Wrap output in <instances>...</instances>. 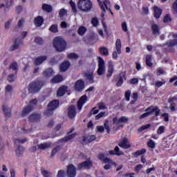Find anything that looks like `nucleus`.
Here are the masks:
<instances>
[{"label":"nucleus","instance_id":"f257e3e1","mask_svg":"<svg viewBox=\"0 0 177 177\" xmlns=\"http://www.w3.org/2000/svg\"><path fill=\"white\" fill-rule=\"evenodd\" d=\"M77 8L82 12H91L93 8L92 1L91 0H79Z\"/></svg>","mask_w":177,"mask_h":177},{"label":"nucleus","instance_id":"f03ea898","mask_svg":"<svg viewBox=\"0 0 177 177\" xmlns=\"http://www.w3.org/2000/svg\"><path fill=\"white\" fill-rule=\"evenodd\" d=\"M44 86V82H33L30 84L28 91L31 93H37L41 91V88Z\"/></svg>","mask_w":177,"mask_h":177},{"label":"nucleus","instance_id":"7ed1b4c3","mask_svg":"<svg viewBox=\"0 0 177 177\" xmlns=\"http://www.w3.org/2000/svg\"><path fill=\"white\" fill-rule=\"evenodd\" d=\"M98 59V68L97 70V73L99 75H103L104 73H106V65L104 63V60L103 58L100 57H97Z\"/></svg>","mask_w":177,"mask_h":177},{"label":"nucleus","instance_id":"20e7f679","mask_svg":"<svg viewBox=\"0 0 177 177\" xmlns=\"http://www.w3.org/2000/svg\"><path fill=\"white\" fill-rule=\"evenodd\" d=\"M37 102L38 101L37 100H31L29 102L27 107L24 108V110L22 111V115L23 116L27 115V114H28L29 113H31V111L34 110V106H36Z\"/></svg>","mask_w":177,"mask_h":177},{"label":"nucleus","instance_id":"39448f33","mask_svg":"<svg viewBox=\"0 0 177 177\" xmlns=\"http://www.w3.org/2000/svg\"><path fill=\"white\" fill-rule=\"evenodd\" d=\"M59 107V100H53L51 102L48 104V110L45 112V114L46 115H49L50 114L53 113V110H56V109Z\"/></svg>","mask_w":177,"mask_h":177},{"label":"nucleus","instance_id":"423d86ee","mask_svg":"<svg viewBox=\"0 0 177 177\" xmlns=\"http://www.w3.org/2000/svg\"><path fill=\"white\" fill-rule=\"evenodd\" d=\"M129 120V118H128L127 116H122L120 118L115 117L113 119V122L115 124V125H117V127H122L121 124H122V122H128Z\"/></svg>","mask_w":177,"mask_h":177},{"label":"nucleus","instance_id":"0eeeda50","mask_svg":"<svg viewBox=\"0 0 177 177\" xmlns=\"http://www.w3.org/2000/svg\"><path fill=\"white\" fill-rule=\"evenodd\" d=\"M67 176L68 177H75L77 175V169L73 165H69L66 171Z\"/></svg>","mask_w":177,"mask_h":177},{"label":"nucleus","instance_id":"6e6552de","mask_svg":"<svg viewBox=\"0 0 177 177\" xmlns=\"http://www.w3.org/2000/svg\"><path fill=\"white\" fill-rule=\"evenodd\" d=\"M99 2V5L101 8V10H102V12H106V10H110V1H109V0H104L103 3H102V1H100V0H97Z\"/></svg>","mask_w":177,"mask_h":177},{"label":"nucleus","instance_id":"1a4fd4ad","mask_svg":"<svg viewBox=\"0 0 177 177\" xmlns=\"http://www.w3.org/2000/svg\"><path fill=\"white\" fill-rule=\"evenodd\" d=\"M92 161L91 160H86L80 164L78 165V169H82V168H84V169H89L90 168H92Z\"/></svg>","mask_w":177,"mask_h":177},{"label":"nucleus","instance_id":"9d476101","mask_svg":"<svg viewBox=\"0 0 177 177\" xmlns=\"http://www.w3.org/2000/svg\"><path fill=\"white\" fill-rule=\"evenodd\" d=\"M53 45H66L67 42H66V40L64 38L57 36L56 37L53 41Z\"/></svg>","mask_w":177,"mask_h":177},{"label":"nucleus","instance_id":"9b49d317","mask_svg":"<svg viewBox=\"0 0 177 177\" xmlns=\"http://www.w3.org/2000/svg\"><path fill=\"white\" fill-rule=\"evenodd\" d=\"M119 146L120 147H122V149H129V147H131L129 140H128L127 138H123L119 143Z\"/></svg>","mask_w":177,"mask_h":177},{"label":"nucleus","instance_id":"f8f14e48","mask_svg":"<svg viewBox=\"0 0 177 177\" xmlns=\"http://www.w3.org/2000/svg\"><path fill=\"white\" fill-rule=\"evenodd\" d=\"M86 100H88V97H86V95H83L77 102V108L80 111L82 109V106L86 103Z\"/></svg>","mask_w":177,"mask_h":177},{"label":"nucleus","instance_id":"ddd939ff","mask_svg":"<svg viewBox=\"0 0 177 177\" xmlns=\"http://www.w3.org/2000/svg\"><path fill=\"white\" fill-rule=\"evenodd\" d=\"M85 88V84L84 83V81L82 80H77L75 84V91H82Z\"/></svg>","mask_w":177,"mask_h":177},{"label":"nucleus","instance_id":"4468645a","mask_svg":"<svg viewBox=\"0 0 177 177\" xmlns=\"http://www.w3.org/2000/svg\"><path fill=\"white\" fill-rule=\"evenodd\" d=\"M77 115V112L75 111V106H71L68 109V116L69 118H74Z\"/></svg>","mask_w":177,"mask_h":177},{"label":"nucleus","instance_id":"2eb2a0df","mask_svg":"<svg viewBox=\"0 0 177 177\" xmlns=\"http://www.w3.org/2000/svg\"><path fill=\"white\" fill-rule=\"evenodd\" d=\"M84 76L89 81L90 84H93V71H87L84 73Z\"/></svg>","mask_w":177,"mask_h":177},{"label":"nucleus","instance_id":"dca6fc26","mask_svg":"<svg viewBox=\"0 0 177 177\" xmlns=\"http://www.w3.org/2000/svg\"><path fill=\"white\" fill-rule=\"evenodd\" d=\"M37 147L41 150H46V149H49V147H52V143H50V142L41 143L37 145Z\"/></svg>","mask_w":177,"mask_h":177},{"label":"nucleus","instance_id":"f3484780","mask_svg":"<svg viewBox=\"0 0 177 177\" xmlns=\"http://www.w3.org/2000/svg\"><path fill=\"white\" fill-rule=\"evenodd\" d=\"M118 55H121V45L116 46V50L112 54V57L114 60H117Z\"/></svg>","mask_w":177,"mask_h":177},{"label":"nucleus","instance_id":"a211bd4d","mask_svg":"<svg viewBox=\"0 0 177 177\" xmlns=\"http://www.w3.org/2000/svg\"><path fill=\"white\" fill-rule=\"evenodd\" d=\"M68 67H70V62L68 61H65L60 65V71L64 73V71L68 70Z\"/></svg>","mask_w":177,"mask_h":177},{"label":"nucleus","instance_id":"6ab92c4d","mask_svg":"<svg viewBox=\"0 0 177 177\" xmlns=\"http://www.w3.org/2000/svg\"><path fill=\"white\" fill-rule=\"evenodd\" d=\"M109 154L111 156H124V152L122 151H120V148L118 147H116L115 148V151L111 150L109 151Z\"/></svg>","mask_w":177,"mask_h":177},{"label":"nucleus","instance_id":"aec40b11","mask_svg":"<svg viewBox=\"0 0 177 177\" xmlns=\"http://www.w3.org/2000/svg\"><path fill=\"white\" fill-rule=\"evenodd\" d=\"M12 73L8 74V82H14L15 81L16 78H17V72L15 71L14 72H11Z\"/></svg>","mask_w":177,"mask_h":177},{"label":"nucleus","instance_id":"412c9836","mask_svg":"<svg viewBox=\"0 0 177 177\" xmlns=\"http://www.w3.org/2000/svg\"><path fill=\"white\" fill-rule=\"evenodd\" d=\"M151 30L153 35H160V27H158V25L153 23L151 24Z\"/></svg>","mask_w":177,"mask_h":177},{"label":"nucleus","instance_id":"4be33fe9","mask_svg":"<svg viewBox=\"0 0 177 177\" xmlns=\"http://www.w3.org/2000/svg\"><path fill=\"white\" fill-rule=\"evenodd\" d=\"M97 157L99 160L104 161V162H109L110 164H113V160L109 158H106L103 153H100Z\"/></svg>","mask_w":177,"mask_h":177},{"label":"nucleus","instance_id":"5701e85b","mask_svg":"<svg viewBox=\"0 0 177 177\" xmlns=\"http://www.w3.org/2000/svg\"><path fill=\"white\" fill-rule=\"evenodd\" d=\"M113 73H114V64L113 63L110 62L109 65L108 66V73L106 74V77L108 78H110L111 75H113Z\"/></svg>","mask_w":177,"mask_h":177},{"label":"nucleus","instance_id":"b1692460","mask_svg":"<svg viewBox=\"0 0 177 177\" xmlns=\"http://www.w3.org/2000/svg\"><path fill=\"white\" fill-rule=\"evenodd\" d=\"M13 5V0H6V4H0V9H6V8H10Z\"/></svg>","mask_w":177,"mask_h":177},{"label":"nucleus","instance_id":"393cba45","mask_svg":"<svg viewBox=\"0 0 177 177\" xmlns=\"http://www.w3.org/2000/svg\"><path fill=\"white\" fill-rule=\"evenodd\" d=\"M66 91H67V86H61L57 91V96H64Z\"/></svg>","mask_w":177,"mask_h":177},{"label":"nucleus","instance_id":"a878e982","mask_svg":"<svg viewBox=\"0 0 177 177\" xmlns=\"http://www.w3.org/2000/svg\"><path fill=\"white\" fill-rule=\"evenodd\" d=\"M34 23L37 27H41V25L44 24V19L39 16L35 19Z\"/></svg>","mask_w":177,"mask_h":177},{"label":"nucleus","instance_id":"bb28decb","mask_svg":"<svg viewBox=\"0 0 177 177\" xmlns=\"http://www.w3.org/2000/svg\"><path fill=\"white\" fill-rule=\"evenodd\" d=\"M77 136V133L68 134L65 138H62V142H70V140H73Z\"/></svg>","mask_w":177,"mask_h":177},{"label":"nucleus","instance_id":"cd10ccee","mask_svg":"<svg viewBox=\"0 0 177 177\" xmlns=\"http://www.w3.org/2000/svg\"><path fill=\"white\" fill-rule=\"evenodd\" d=\"M47 57L46 56H43V57H39L35 59V64H37V66H39V64H41V63H44V62H45V60H46Z\"/></svg>","mask_w":177,"mask_h":177},{"label":"nucleus","instance_id":"c85d7f7f","mask_svg":"<svg viewBox=\"0 0 177 177\" xmlns=\"http://www.w3.org/2000/svg\"><path fill=\"white\" fill-rule=\"evenodd\" d=\"M148 110L151 111V114L155 112V115H160V111L157 106H150Z\"/></svg>","mask_w":177,"mask_h":177},{"label":"nucleus","instance_id":"c756f323","mask_svg":"<svg viewBox=\"0 0 177 177\" xmlns=\"http://www.w3.org/2000/svg\"><path fill=\"white\" fill-rule=\"evenodd\" d=\"M174 100H176V97H173L171 98H169V102L171 104H170V110L171 111H176V109L175 108V104H174Z\"/></svg>","mask_w":177,"mask_h":177},{"label":"nucleus","instance_id":"7c9ffc66","mask_svg":"<svg viewBox=\"0 0 177 177\" xmlns=\"http://www.w3.org/2000/svg\"><path fill=\"white\" fill-rule=\"evenodd\" d=\"M154 12L156 19H160V16H161V13H162L161 9L158 8V7H154Z\"/></svg>","mask_w":177,"mask_h":177},{"label":"nucleus","instance_id":"2f4dec72","mask_svg":"<svg viewBox=\"0 0 177 177\" xmlns=\"http://www.w3.org/2000/svg\"><path fill=\"white\" fill-rule=\"evenodd\" d=\"M62 81H63V77H62V75H56L52 80V82H53V84H59V82H62Z\"/></svg>","mask_w":177,"mask_h":177},{"label":"nucleus","instance_id":"473e14b6","mask_svg":"<svg viewBox=\"0 0 177 177\" xmlns=\"http://www.w3.org/2000/svg\"><path fill=\"white\" fill-rule=\"evenodd\" d=\"M96 140V137L95 136H88L84 138V141L87 142L88 143H91V142H93V140Z\"/></svg>","mask_w":177,"mask_h":177},{"label":"nucleus","instance_id":"72a5a7b5","mask_svg":"<svg viewBox=\"0 0 177 177\" xmlns=\"http://www.w3.org/2000/svg\"><path fill=\"white\" fill-rule=\"evenodd\" d=\"M100 53L104 56H109V49L106 47H101L100 48Z\"/></svg>","mask_w":177,"mask_h":177},{"label":"nucleus","instance_id":"f704fd0d","mask_svg":"<svg viewBox=\"0 0 177 177\" xmlns=\"http://www.w3.org/2000/svg\"><path fill=\"white\" fill-rule=\"evenodd\" d=\"M41 174L44 177H53L50 171L46 170L45 169H41Z\"/></svg>","mask_w":177,"mask_h":177},{"label":"nucleus","instance_id":"c9c22d12","mask_svg":"<svg viewBox=\"0 0 177 177\" xmlns=\"http://www.w3.org/2000/svg\"><path fill=\"white\" fill-rule=\"evenodd\" d=\"M146 63H147V66H148V67L153 66V62H151V55H147L146 56Z\"/></svg>","mask_w":177,"mask_h":177},{"label":"nucleus","instance_id":"e433bc0d","mask_svg":"<svg viewBox=\"0 0 177 177\" xmlns=\"http://www.w3.org/2000/svg\"><path fill=\"white\" fill-rule=\"evenodd\" d=\"M42 9H43V10H45L46 12H52L53 8L51 6L44 3L42 6Z\"/></svg>","mask_w":177,"mask_h":177},{"label":"nucleus","instance_id":"4c0bfd02","mask_svg":"<svg viewBox=\"0 0 177 177\" xmlns=\"http://www.w3.org/2000/svg\"><path fill=\"white\" fill-rule=\"evenodd\" d=\"M3 111L6 115H10V108L8 105L3 106Z\"/></svg>","mask_w":177,"mask_h":177},{"label":"nucleus","instance_id":"58836bf2","mask_svg":"<svg viewBox=\"0 0 177 177\" xmlns=\"http://www.w3.org/2000/svg\"><path fill=\"white\" fill-rule=\"evenodd\" d=\"M17 63L14 62L10 65V68L9 69L10 73H14V71L17 72Z\"/></svg>","mask_w":177,"mask_h":177},{"label":"nucleus","instance_id":"ea45409f","mask_svg":"<svg viewBox=\"0 0 177 177\" xmlns=\"http://www.w3.org/2000/svg\"><path fill=\"white\" fill-rule=\"evenodd\" d=\"M54 48L56 49L57 52H63V50H65V49H66V46L55 45V46H54Z\"/></svg>","mask_w":177,"mask_h":177},{"label":"nucleus","instance_id":"a19ab883","mask_svg":"<svg viewBox=\"0 0 177 177\" xmlns=\"http://www.w3.org/2000/svg\"><path fill=\"white\" fill-rule=\"evenodd\" d=\"M27 138H16L14 140L15 145H20V143H26Z\"/></svg>","mask_w":177,"mask_h":177},{"label":"nucleus","instance_id":"79ce46f5","mask_svg":"<svg viewBox=\"0 0 177 177\" xmlns=\"http://www.w3.org/2000/svg\"><path fill=\"white\" fill-rule=\"evenodd\" d=\"M165 84H167V81L162 80V81H156L155 82V86L157 88H160V86H162V85H165Z\"/></svg>","mask_w":177,"mask_h":177},{"label":"nucleus","instance_id":"37998d69","mask_svg":"<svg viewBox=\"0 0 177 177\" xmlns=\"http://www.w3.org/2000/svg\"><path fill=\"white\" fill-rule=\"evenodd\" d=\"M53 74V71L51 68H48L44 72V77H51Z\"/></svg>","mask_w":177,"mask_h":177},{"label":"nucleus","instance_id":"c03bdc74","mask_svg":"<svg viewBox=\"0 0 177 177\" xmlns=\"http://www.w3.org/2000/svg\"><path fill=\"white\" fill-rule=\"evenodd\" d=\"M23 151H24V148H23V147L21 146H19L16 149L17 156L18 157H20V156L23 154Z\"/></svg>","mask_w":177,"mask_h":177},{"label":"nucleus","instance_id":"a18cd8bd","mask_svg":"<svg viewBox=\"0 0 177 177\" xmlns=\"http://www.w3.org/2000/svg\"><path fill=\"white\" fill-rule=\"evenodd\" d=\"M77 32H78L79 35H84L85 34V32H86V28H85L84 26L80 27L77 30Z\"/></svg>","mask_w":177,"mask_h":177},{"label":"nucleus","instance_id":"49530a36","mask_svg":"<svg viewBox=\"0 0 177 177\" xmlns=\"http://www.w3.org/2000/svg\"><path fill=\"white\" fill-rule=\"evenodd\" d=\"M68 59H71V60H77L78 59L79 56L77 54H75L74 53H70L68 55Z\"/></svg>","mask_w":177,"mask_h":177},{"label":"nucleus","instance_id":"de8ad7c7","mask_svg":"<svg viewBox=\"0 0 177 177\" xmlns=\"http://www.w3.org/2000/svg\"><path fill=\"white\" fill-rule=\"evenodd\" d=\"M66 15H67V10L62 8L59 10V16L61 19H63Z\"/></svg>","mask_w":177,"mask_h":177},{"label":"nucleus","instance_id":"09e8293b","mask_svg":"<svg viewBox=\"0 0 177 177\" xmlns=\"http://www.w3.org/2000/svg\"><path fill=\"white\" fill-rule=\"evenodd\" d=\"M35 44H37L38 45H42V44H44V39H42L40 37H36L35 38Z\"/></svg>","mask_w":177,"mask_h":177},{"label":"nucleus","instance_id":"8fccbe9b","mask_svg":"<svg viewBox=\"0 0 177 177\" xmlns=\"http://www.w3.org/2000/svg\"><path fill=\"white\" fill-rule=\"evenodd\" d=\"M146 111L147 112L145 113L142 114L140 116V118H146V117H149V115H151V111L149 110V108L147 109Z\"/></svg>","mask_w":177,"mask_h":177},{"label":"nucleus","instance_id":"3c124183","mask_svg":"<svg viewBox=\"0 0 177 177\" xmlns=\"http://www.w3.org/2000/svg\"><path fill=\"white\" fill-rule=\"evenodd\" d=\"M164 132H165V127L164 126L159 127L157 130L158 135H161V133H164Z\"/></svg>","mask_w":177,"mask_h":177},{"label":"nucleus","instance_id":"603ef678","mask_svg":"<svg viewBox=\"0 0 177 177\" xmlns=\"http://www.w3.org/2000/svg\"><path fill=\"white\" fill-rule=\"evenodd\" d=\"M24 26V19H21L18 21L17 26V28H15V30L16 28H23Z\"/></svg>","mask_w":177,"mask_h":177},{"label":"nucleus","instance_id":"864d4df0","mask_svg":"<svg viewBox=\"0 0 177 177\" xmlns=\"http://www.w3.org/2000/svg\"><path fill=\"white\" fill-rule=\"evenodd\" d=\"M70 5L72 8V10L74 13H77V6H75V3H74L73 1H70Z\"/></svg>","mask_w":177,"mask_h":177},{"label":"nucleus","instance_id":"5fc2aeb1","mask_svg":"<svg viewBox=\"0 0 177 177\" xmlns=\"http://www.w3.org/2000/svg\"><path fill=\"white\" fill-rule=\"evenodd\" d=\"M49 30L51 32H57V25H53L50 27Z\"/></svg>","mask_w":177,"mask_h":177},{"label":"nucleus","instance_id":"6e6d98bb","mask_svg":"<svg viewBox=\"0 0 177 177\" xmlns=\"http://www.w3.org/2000/svg\"><path fill=\"white\" fill-rule=\"evenodd\" d=\"M145 153H146V149H140L139 151H137L135 153V156H142V154H145Z\"/></svg>","mask_w":177,"mask_h":177},{"label":"nucleus","instance_id":"4d7b16f0","mask_svg":"<svg viewBox=\"0 0 177 177\" xmlns=\"http://www.w3.org/2000/svg\"><path fill=\"white\" fill-rule=\"evenodd\" d=\"M151 127L150 124L142 126L139 129L138 131L142 132V131H145V129H149V128Z\"/></svg>","mask_w":177,"mask_h":177},{"label":"nucleus","instance_id":"13d9d810","mask_svg":"<svg viewBox=\"0 0 177 177\" xmlns=\"http://www.w3.org/2000/svg\"><path fill=\"white\" fill-rule=\"evenodd\" d=\"M58 151H60V147H56L51 152V156L53 157V156L56 155V153H57Z\"/></svg>","mask_w":177,"mask_h":177},{"label":"nucleus","instance_id":"bf43d9fd","mask_svg":"<svg viewBox=\"0 0 177 177\" xmlns=\"http://www.w3.org/2000/svg\"><path fill=\"white\" fill-rule=\"evenodd\" d=\"M91 23L94 27H97L99 24V20L97 18H93Z\"/></svg>","mask_w":177,"mask_h":177},{"label":"nucleus","instance_id":"052dcab7","mask_svg":"<svg viewBox=\"0 0 177 177\" xmlns=\"http://www.w3.org/2000/svg\"><path fill=\"white\" fill-rule=\"evenodd\" d=\"M148 146L151 149H154V147H156V142L153 140H150L148 142Z\"/></svg>","mask_w":177,"mask_h":177},{"label":"nucleus","instance_id":"680f3d73","mask_svg":"<svg viewBox=\"0 0 177 177\" xmlns=\"http://www.w3.org/2000/svg\"><path fill=\"white\" fill-rule=\"evenodd\" d=\"M12 24V19H9L5 23V28L9 30L10 28V25Z\"/></svg>","mask_w":177,"mask_h":177},{"label":"nucleus","instance_id":"e2e57ef3","mask_svg":"<svg viewBox=\"0 0 177 177\" xmlns=\"http://www.w3.org/2000/svg\"><path fill=\"white\" fill-rule=\"evenodd\" d=\"M105 164L106 165L104 166V169H105L107 171L111 168V165L114 164V162H113V163L105 162Z\"/></svg>","mask_w":177,"mask_h":177},{"label":"nucleus","instance_id":"0e129e2a","mask_svg":"<svg viewBox=\"0 0 177 177\" xmlns=\"http://www.w3.org/2000/svg\"><path fill=\"white\" fill-rule=\"evenodd\" d=\"M12 91L13 86H12L11 85L8 84L6 86V92H7L8 93H10Z\"/></svg>","mask_w":177,"mask_h":177},{"label":"nucleus","instance_id":"69168bd1","mask_svg":"<svg viewBox=\"0 0 177 177\" xmlns=\"http://www.w3.org/2000/svg\"><path fill=\"white\" fill-rule=\"evenodd\" d=\"M64 175H66V171L64 170H59L57 174V177H64Z\"/></svg>","mask_w":177,"mask_h":177},{"label":"nucleus","instance_id":"338daca9","mask_svg":"<svg viewBox=\"0 0 177 177\" xmlns=\"http://www.w3.org/2000/svg\"><path fill=\"white\" fill-rule=\"evenodd\" d=\"M106 113L104 112H101L98 115H97L95 116V120H100V118H102V117H104Z\"/></svg>","mask_w":177,"mask_h":177},{"label":"nucleus","instance_id":"774afa93","mask_svg":"<svg viewBox=\"0 0 177 177\" xmlns=\"http://www.w3.org/2000/svg\"><path fill=\"white\" fill-rule=\"evenodd\" d=\"M173 10L176 13H177V0H176L173 3Z\"/></svg>","mask_w":177,"mask_h":177}]
</instances>
